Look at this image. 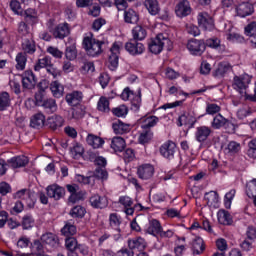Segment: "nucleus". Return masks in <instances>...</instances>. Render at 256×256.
<instances>
[{
  "label": "nucleus",
  "instance_id": "23",
  "mask_svg": "<svg viewBox=\"0 0 256 256\" xmlns=\"http://www.w3.org/2000/svg\"><path fill=\"white\" fill-rule=\"evenodd\" d=\"M113 131L116 135H123L131 131V125L125 124L118 120L112 124Z\"/></svg>",
  "mask_w": 256,
  "mask_h": 256
},
{
  "label": "nucleus",
  "instance_id": "5",
  "mask_svg": "<svg viewBox=\"0 0 256 256\" xmlns=\"http://www.w3.org/2000/svg\"><path fill=\"white\" fill-rule=\"evenodd\" d=\"M177 153V145L173 141H167L160 147V154L165 159H174Z\"/></svg>",
  "mask_w": 256,
  "mask_h": 256
},
{
  "label": "nucleus",
  "instance_id": "21",
  "mask_svg": "<svg viewBox=\"0 0 256 256\" xmlns=\"http://www.w3.org/2000/svg\"><path fill=\"white\" fill-rule=\"evenodd\" d=\"M155 173V169L152 165L146 164L138 168V176L140 179H151Z\"/></svg>",
  "mask_w": 256,
  "mask_h": 256
},
{
  "label": "nucleus",
  "instance_id": "36",
  "mask_svg": "<svg viewBox=\"0 0 256 256\" xmlns=\"http://www.w3.org/2000/svg\"><path fill=\"white\" fill-rule=\"evenodd\" d=\"M125 145V139H123L122 137L117 136L112 138L111 149H113L114 151H118L121 153V151L125 149Z\"/></svg>",
  "mask_w": 256,
  "mask_h": 256
},
{
  "label": "nucleus",
  "instance_id": "59",
  "mask_svg": "<svg viewBox=\"0 0 256 256\" xmlns=\"http://www.w3.org/2000/svg\"><path fill=\"white\" fill-rule=\"evenodd\" d=\"M245 35L250 39L256 36V22H251L245 27Z\"/></svg>",
  "mask_w": 256,
  "mask_h": 256
},
{
  "label": "nucleus",
  "instance_id": "33",
  "mask_svg": "<svg viewBox=\"0 0 256 256\" xmlns=\"http://www.w3.org/2000/svg\"><path fill=\"white\" fill-rule=\"evenodd\" d=\"M132 37L135 41H143L147 37V30L143 26H136L132 29Z\"/></svg>",
  "mask_w": 256,
  "mask_h": 256
},
{
  "label": "nucleus",
  "instance_id": "42",
  "mask_svg": "<svg viewBox=\"0 0 256 256\" xmlns=\"http://www.w3.org/2000/svg\"><path fill=\"white\" fill-rule=\"evenodd\" d=\"M21 225L23 229H33L35 227V219L31 214H26L22 217Z\"/></svg>",
  "mask_w": 256,
  "mask_h": 256
},
{
  "label": "nucleus",
  "instance_id": "24",
  "mask_svg": "<svg viewBox=\"0 0 256 256\" xmlns=\"http://www.w3.org/2000/svg\"><path fill=\"white\" fill-rule=\"evenodd\" d=\"M124 21L125 23H130L131 25H137L139 23V13L135 10L129 8L124 12Z\"/></svg>",
  "mask_w": 256,
  "mask_h": 256
},
{
  "label": "nucleus",
  "instance_id": "6",
  "mask_svg": "<svg viewBox=\"0 0 256 256\" xmlns=\"http://www.w3.org/2000/svg\"><path fill=\"white\" fill-rule=\"evenodd\" d=\"M187 49L192 55H203L206 49L205 42L202 40L191 39L187 43Z\"/></svg>",
  "mask_w": 256,
  "mask_h": 256
},
{
  "label": "nucleus",
  "instance_id": "26",
  "mask_svg": "<svg viewBox=\"0 0 256 256\" xmlns=\"http://www.w3.org/2000/svg\"><path fill=\"white\" fill-rule=\"evenodd\" d=\"M30 125L34 129H41L45 125V115L41 112L34 114L30 120Z\"/></svg>",
  "mask_w": 256,
  "mask_h": 256
},
{
  "label": "nucleus",
  "instance_id": "57",
  "mask_svg": "<svg viewBox=\"0 0 256 256\" xmlns=\"http://www.w3.org/2000/svg\"><path fill=\"white\" fill-rule=\"evenodd\" d=\"M71 217L79 218L85 216V208L82 206H75L70 211Z\"/></svg>",
  "mask_w": 256,
  "mask_h": 256
},
{
  "label": "nucleus",
  "instance_id": "8",
  "mask_svg": "<svg viewBox=\"0 0 256 256\" xmlns=\"http://www.w3.org/2000/svg\"><path fill=\"white\" fill-rule=\"evenodd\" d=\"M108 63V67L111 71H115V69L119 67V46L117 43H114L110 49Z\"/></svg>",
  "mask_w": 256,
  "mask_h": 256
},
{
  "label": "nucleus",
  "instance_id": "3",
  "mask_svg": "<svg viewBox=\"0 0 256 256\" xmlns=\"http://www.w3.org/2000/svg\"><path fill=\"white\" fill-rule=\"evenodd\" d=\"M40 241L43 243L47 251L51 252L59 249V238L51 232L43 234Z\"/></svg>",
  "mask_w": 256,
  "mask_h": 256
},
{
  "label": "nucleus",
  "instance_id": "10",
  "mask_svg": "<svg viewBox=\"0 0 256 256\" xmlns=\"http://www.w3.org/2000/svg\"><path fill=\"white\" fill-rule=\"evenodd\" d=\"M198 24L199 27H202L205 31H211V29L215 27L213 17H211L207 12H201L198 14Z\"/></svg>",
  "mask_w": 256,
  "mask_h": 256
},
{
  "label": "nucleus",
  "instance_id": "61",
  "mask_svg": "<svg viewBox=\"0 0 256 256\" xmlns=\"http://www.w3.org/2000/svg\"><path fill=\"white\" fill-rule=\"evenodd\" d=\"M186 31L189 35H193V37L201 35V30H199V27L194 24H186Z\"/></svg>",
  "mask_w": 256,
  "mask_h": 256
},
{
  "label": "nucleus",
  "instance_id": "7",
  "mask_svg": "<svg viewBox=\"0 0 256 256\" xmlns=\"http://www.w3.org/2000/svg\"><path fill=\"white\" fill-rule=\"evenodd\" d=\"M125 49L130 55H141L145 51V46L137 40L130 39L125 44Z\"/></svg>",
  "mask_w": 256,
  "mask_h": 256
},
{
  "label": "nucleus",
  "instance_id": "63",
  "mask_svg": "<svg viewBox=\"0 0 256 256\" xmlns=\"http://www.w3.org/2000/svg\"><path fill=\"white\" fill-rule=\"evenodd\" d=\"M109 222H110V225L114 228H117L119 227V225H121V219L115 213L110 214Z\"/></svg>",
  "mask_w": 256,
  "mask_h": 256
},
{
  "label": "nucleus",
  "instance_id": "16",
  "mask_svg": "<svg viewBox=\"0 0 256 256\" xmlns=\"http://www.w3.org/2000/svg\"><path fill=\"white\" fill-rule=\"evenodd\" d=\"M52 33L55 39H65L71 33V30L69 29V24L63 23L56 26Z\"/></svg>",
  "mask_w": 256,
  "mask_h": 256
},
{
  "label": "nucleus",
  "instance_id": "53",
  "mask_svg": "<svg viewBox=\"0 0 256 256\" xmlns=\"http://www.w3.org/2000/svg\"><path fill=\"white\" fill-rule=\"evenodd\" d=\"M98 111H102V113H108L109 111V100L105 97H101L97 104Z\"/></svg>",
  "mask_w": 256,
  "mask_h": 256
},
{
  "label": "nucleus",
  "instance_id": "62",
  "mask_svg": "<svg viewBox=\"0 0 256 256\" xmlns=\"http://www.w3.org/2000/svg\"><path fill=\"white\" fill-rule=\"evenodd\" d=\"M47 53L55 57V59H61L63 57V52L57 47L50 46L47 48Z\"/></svg>",
  "mask_w": 256,
  "mask_h": 256
},
{
  "label": "nucleus",
  "instance_id": "40",
  "mask_svg": "<svg viewBox=\"0 0 256 256\" xmlns=\"http://www.w3.org/2000/svg\"><path fill=\"white\" fill-rule=\"evenodd\" d=\"M159 123V118L157 116H149L142 120L141 127L148 131V129H151V127H155Z\"/></svg>",
  "mask_w": 256,
  "mask_h": 256
},
{
  "label": "nucleus",
  "instance_id": "46",
  "mask_svg": "<svg viewBox=\"0 0 256 256\" xmlns=\"http://www.w3.org/2000/svg\"><path fill=\"white\" fill-rule=\"evenodd\" d=\"M22 49L24 53H29L30 55H33V53H35L36 51L35 42L29 39L24 40V42L22 43Z\"/></svg>",
  "mask_w": 256,
  "mask_h": 256
},
{
  "label": "nucleus",
  "instance_id": "2",
  "mask_svg": "<svg viewBox=\"0 0 256 256\" xmlns=\"http://www.w3.org/2000/svg\"><path fill=\"white\" fill-rule=\"evenodd\" d=\"M165 45L171 47V40L166 35L158 34L154 39H151L148 44V48L150 53H153L154 55H159V53L163 51Z\"/></svg>",
  "mask_w": 256,
  "mask_h": 256
},
{
  "label": "nucleus",
  "instance_id": "37",
  "mask_svg": "<svg viewBox=\"0 0 256 256\" xmlns=\"http://www.w3.org/2000/svg\"><path fill=\"white\" fill-rule=\"evenodd\" d=\"M218 222L221 225H231L233 223V219L231 218V214L225 210H220L217 214Z\"/></svg>",
  "mask_w": 256,
  "mask_h": 256
},
{
  "label": "nucleus",
  "instance_id": "54",
  "mask_svg": "<svg viewBox=\"0 0 256 256\" xmlns=\"http://www.w3.org/2000/svg\"><path fill=\"white\" fill-rule=\"evenodd\" d=\"M94 177H96L97 179H101L102 181H107L109 173H107V170L105 168H96L94 171Z\"/></svg>",
  "mask_w": 256,
  "mask_h": 256
},
{
  "label": "nucleus",
  "instance_id": "18",
  "mask_svg": "<svg viewBox=\"0 0 256 256\" xmlns=\"http://www.w3.org/2000/svg\"><path fill=\"white\" fill-rule=\"evenodd\" d=\"M90 204L94 209H105L109 205V202L107 201V197L95 194L90 197Z\"/></svg>",
  "mask_w": 256,
  "mask_h": 256
},
{
  "label": "nucleus",
  "instance_id": "35",
  "mask_svg": "<svg viewBox=\"0 0 256 256\" xmlns=\"http://www.w3.org/2000/svg\"><path fill=\"white\" fill-rule=\"evenodd\" d=\"M50 91H52V95H54V97L59 99V97H63V91H65V88L61 83H59V81H53L50 84Z\"/></svg>",
  "mask_w": 256,
  "mask_h": 256
},
{
  "label": "nucleus",
  "instance_id": "17",
  "mask_svg": "<svg viewBox=\"0 0 256 256\" xmlns=\"http://www.w3.org/2000/svg\"><path fill=\"white\" fill-rule=\"evenodd\" d=\"M175 11L177 17H187V15H191V4L187 0H182L177 4Z\"/></svg>",
  "mask_w": 256,
  "mask_h": 256
},
{
  "label": "nucleus",
  "instance_id": "25",
  "mask_svg": "<svg viewBox=\"0 0 256 256\" xmlns=\"http://www.w3.org/2000/svg\"><path fill=\"white\" fill-rule=\"evenodd\" d=\"M231 71V66L227 63H220L218 67L212 72L213 77L217 79H221L225 77V75Z\"/></svg>",
  "mask_w": 256,
  "mask_h": 256
},
{
  "label": "nucleus",
  "instance_id": "15",
  "mask_svg": "<svg viewBox=\"0 0 256 256\" xmlns=\"http://www.w3.org/2000/svg\"><path fill=\"white\" fill-rule=\"evenodd\" d=\"M47 195L55 201H59L65 195V188L60 187L57 184L50 185L46 188Z\"/></svg>",
  "mask_w": 256,
  "mask_h": 256
},
{
  "label": "nucleus",
  "instance_id": "4",
  "mask_svg": "<svg viewBox=\"0 0 256 256\" xmlns=\"http://www.w3.org/2000/svg\"><path fill=\"white\" fill-rule=\"evenodd\" d=\"M66 188L70 192L69 203H77L85 199L86 192L82 191L77 184H68Z\"/></svg>",
  "mask_w": 256,
  "mask_h": 256
},
{
  "label": "nucleus",
  "instance_id": "22",
  "mask_svg": "<svg viewBox=\"0 0 256 256\" xmlns=\"http://www.w3.org/2000/svg\"><path fill=\"white\" fill-rule=\"evenodd\" d=\"M80 101H83V93L80 91H73L66 95V102L72 107H75V105H79Z\"/></svg>",
  "mask_w": 256,
  "mask_h": 256
},
{
  "label": "nucleus",
  "instance_id": "13",
  "mask_svg": "<svg viewBox=\"0 0 256 256\" xmlns=\"http://www.w3.org/2000/svg\"><path fill=\"white\" fill-rule=\"evenodd\" d=\"M35 85H37V80L35 78V74H33V71H25L22 75L23 89H35Z\"/></svg>",
  "mask_w": 256,
  "mask_h": 256
},
{
  "label": "nucleus",
  "instance_id": "39",
  "mask_svg": "<svg viewBox=\"0 0 256 256\" xmlns=\"http://www.w3.org/2000/svg\"><path fill=\"white\" fill-rule=\"evenodd\" d=\"M128 247L131 251H133V249H145V239L139 237L128 240Z\"/></svg>",
  "mask_w": 256,
  "mask_h": 256
},
{
  "label": "nucleus",
  "instance_id": "19",
  "mask_svg": "<svg viewBox=\"0 0 256 256\" xmlns=\"http://www.w3.org/2000/svg\"><path fill=\"white\" fill-rule=\"evenodd\" d=\"M29 163V158L26 156L13 157L7 161L9 167L12 169H19L20 167H25Z\"/></svg>",
  "mask_w": 256,
  "mask_h": 256
},
{
  "label": "nucleus",
  "instance_id": "45",
  "mask_svg": "<svg viewBox=\"0 0 256 256\" xmlns=\"http://www.w3.org/2000/svg\"><path fill=\"white\" fill-rule=\"evenodd\" d=\"M70 153L73 157V159H80V157H83V153H85V149L81 144H75L71 150Z\"/></svg>",
  "mask_w": 256,
  "mask_h": 256
},
{
  "label": "nucleus",
  "instance_id": "52",
  "mask_svg": "<svg viewBox=\"0 0 256 256\" xmlns=\"http://www.w3.org/2000/svg\"><path fill=\"white\" fill-rule=\"evenodd\" d=\"M65 57L68 61H74V59H77V48L75 45H71L66 48Z\"/></svg>",
  "mask_w": 256,
  "mask_h": 256
},
{
  "label": "nucleus",
  "instance_id": "11",
  "mask_svg": "<svg viewBox=\"0 0 256 256\" xmlns=\"http://www.w3.org/2000/svg\"><path fill=\"white\" fill-rule=\"evenodd\" d=\"M236 13L238 17H249L255 13V7L249 2H242L236 6Z\"/></svg>",
  "mask_w": 256,
  "mask_h": 256
},
{
  "label": "nucleus",
  "instance_id": "44",
  "mask_svg": "<svg viewBox=\"0 0 256 256\" xmlns=\"http://www.w3.org/2000/svg\"><path fill=\"white\" fill-rule=\"evenodd\" d=\"M53 64L51 63V59L49 56H45L44 58H41L38 60L37 64L34 66V69L36 71H40L43 68L51 67Z\"/></svg>",
  "mask_w": 256,
  "mask_h": 256
},
{
  "label": "nucleus",
  "instance_id": "29",
  "mask_svg": "<svg viewBox=\"0 0 256 256\" xmlns=\"http://www.w3.org/2000/svg\"><path fill=\"white\" fill-rule=\"evenodd\" d=\"M24 19L26 23H29L30 25H35L37 21H39V16L37 14V10L33 8H28L24 12Z\"/></svg>",
  "mask_w": 256,
  "mask_h": 256
},
{
  "label": "nucleus",
  "instance_id": "34",
  "mask_svg": "<svg viewBox=\"0 0 256 256\" xmlns=\"http://www.w3.org/2000/svg\"><path fill=\"white\" fill-rule=\"evenodd\" d=\"M144 5L150 15H157L160 11L159 2L157 0H145Z\"/></svg>",
  "mask_w": 256,
  "mask_h": 256
},
{
  "label": "nucleus",
  "instance_id": "49",
  "mask_svg": "<svg viewBox=\"0 0 256 256\" xmlns=\"http://www.w3.org/2000/svg\"><path fill=\"white\" fill-rule=\"evenodd\" d=\"M62 235L65 237L73 236L77 233V227L71 223H66L65 226L61 229Z\"/></svg>",
  "mask_w": 256,
  "mask_h": 256
},
{
  "label": "nucleus",
  "instance_id": "60",
  "mask_svg": "<svg viewBox=\"0 0 256 256\" xmlns=\"http://www.w3.org/2000/svg\"><path fill=\"white\" fill-rule=\"evenodd\" d=\"M221 111V106L213 103H208L206 106V113L208 115H215L216 113H219Z\"/></svg>",
  "mask_w": 256,
  "mask_h": 256
},
{
  "label": "nucleus",
  "instance_id": "27",
  "mask_svg": "<svg viewBox=\"0 0 256 256\" xmlns=\"http://www.w3.org/2000/svg\"><path fill=\"white\" fill-rule=\"evenodd\" d=\"M195 123V118L189 114V113H184L179 116L178 118V127H191Z\"/></svg>",
  "mask_w": 256,
  "mask_h": 256
},
{
  "label": "nucleus",
  "instance_id": "48",
  "mask_svg": "<svg viewBox=\"0 0 256 256\" xmlns=\"http://www.w3.org/2000/svg\"><path fill=\"white\" fill-rule=\"evenodd\" d=\"M9 105H11V98L9 97V93L3 92L0 95V111H5Z\"/></svg>",
  "mask_w": 256,
  "mask_h": 256
},
{
  "label": "nucleus",
  "instance_id": "32",
  "mask_svg": "<svg viewBox=\"0 0 256 256\" xmlns=\"http://www.w3.org/2000/svg\"><path fill=\"white\" fill-rule=\"evenodd\" d=\"M163 227H161V223L159 220H151L149 222V227L147 228L146 232L149 233V235H160Z\"/></svg>",
  "mask_w": 256,
  "mask_h": 256
},
{
  "label": "nucleus",
  "instance_id": "14",
  "mask_svg": "<svg viewBox=\"0 0 256 256\" xmlns=\"http://www.w3.org/2000/svg\"><path fill=\"white\" fill-rule=\"evenodd\" d=\"M213 130L208 126H200L196 128L195 139L198 143H205L211 136Z\"/></svg>",
  "mask_w": 256,
  "mask_h": 256
},
{
  "label": "nucleus",
  "instance_id": "1",
  "mask_svg": "<svg viewBox=\"0 0 256 256\" xmlns=\"http://www.w3.org/2000/svg\"><path fill=\"white\" fill-rule=\"evenodd\" d=\"M103 45H105V42L92 37H85L83 39V47L89 57H97V55H101V53H103Z\"/></svg>",
  "mask_w": 256,
  "mask_h": 256
},
{
  "label": "nucleus",
  "instance_id": "38",
  "mask_svg": "<svg viewBox=\"0 0 256 256\" xmlns=\"http://www.w3.org/2000/svg\"><path fill=\"white\" fill-rule=\"evenodd\" d=\"M43 85H47V82H40V91L36 92L35 94V103L37 107H41L42 104L45 103V96L43 95V91H45L47 87H43Z\"/></svg>",
  "mask_w": 256,
  "mask_h": 256
},
{
  "label": "nucleus",
  "instance_id": "41",
  "mask_svg": "<svg viewBox=\"0 0 256 256\" xmlns=\"http://www.w3.org/2000/svg\"><path fill=\"white\" fill-rule=\"evenodd\" d=\"M16 69L23 71L27 65V54L20 52L16 55Z\"/></svg>",
  "mask_w": 256,
  "mask_h": 256
},
{
  "label": "nucleus",
  "instance_id": "12",
  "mask_svg": "<svg viewBox=\"0 0 256 256\" xmlns=\"http://www.w3.org/2000/svg\"><path fill=\"white\" fill-rule=\"evenodd\" d=\"M251 83V76L249 74H243L241 76L234 77L233 87L234 89H238L240 93H243L245 89H247V85Z\"/></svg>",
  "mask_w": 256,
  "mask_h": 256
},
{
  "label": "nucleus",
  "instance_id": "28",
  "mask_svg": "<svg viewBox=\"0 0 256 256\" xmlns=\"http://www.w3.org/2000/svg\"><path fill=\"white\" fill-rule=\"evenodd\" d=\"M192 251L194 255H201L205 251V242L203 238L196 237L192 242Z\"/></svg>",
  "mask_w": 256,
  "mask_h": 256
},
{
  "label": "nucleus",
  "instance_id": "56",
  "mask_svg": "<svg viewBox=\"0 0 256 256\" xmlns=\"http://www.w3.org/2000/svg\"><path fill=\"white\" fill-rule=\"evenodd\" d=\"M235 193H236L235 189H232L228 193H226L224 197V205L226 209H231V203L235 197Z\"/></svg>",
  "mask_w": 256,
  "mask_h": 256
},
{
  "label": "nucleus",
  "instance_id": "31",
  "mask_svg": "<svg viewBox=\"0 0 256 256\" xmlns=\"http://www.w3.org/2000/svg\"><path fill=\"white\" fill-rule=\"evenodd\" d=\"M86 142L90 145V147H93V149H99L100 147H103L105 140L99 136L89 134L86 138Z\"/></svg>",
  "mask_w": 256,
  "mask_h": 256
},
{
  "label": "nucleus",
  "instance_id": "51",
  "mask_svg": "<svg viewBox=\"0 0 256 256\" xmlns=\"http://www.w3.org/2000/svg\"><path fill=\"white\" fill-rule=\"evenodd\" d=\"M226 151L227 153H230V155H235L236 153H239V151H241V144L235 141H231L228 143Z\"/></svg>",
  "mask_w": 256,
  "mask_h": 256
},
{
  "label": "nucleus",
  "instance_id": "55",
  "mask_svg": "<svg viewBox=\"0 0 256 256\" xmlns=\"http://www.w3.org/2000/svg\"><path fill=\"white\" fill-rule=\"evenodd\" d=\"M113 115L116 117H125L127 113H129V110L127 109V106L120 105L112 110Z\"/></svg>",
  "mask_w": 256,
  "mask_h": 256
},
{
  "label": "nucleus",
  "instance_id": "50",
  "mask_svg": "<svg viewBox=\"0 0 256 256\" xmlns=\"http://www.w3.org/2000/svg\"><path fill=\"white\" fill-rule=\"evenodd\" d=\"M65 245L68 251H77V248L79 247V242H77V238L75 237H68L65 240Z\"/></svg>",
  "mask_w": 256,
  "mask_h": 256
},
{
  "label": "nucleus",
  "instance_id": "9",
  "mask_svg": "<svg viewBox=\"0 0 256 256\" xmlns=\"http://www.w3.org/2000/svg\"><path fill=\"white\" fill-rule=\"evenodd\" d=\"M31 245V240L27 237H22L17 242V248L12 251V255L16 256H31L29 253H25V249H29Z\"/></svg>",
  "mask_w": 256,
  "mask_h": 256
},
{
  "label": "nucleus",
  "instance_id": "64",
  "mask_svg": "<svg viewBox=\"0 0 256 256\" xmlns=\"http://www.w3.org/2000/svg\"><path fill=\"white\" fill-rule=\"evenodd\" d=\"M255 152H256V138L252 139L249 143H248V155L250 157H255Z\"/></svg>",
  "mask_w": 256,
  "mask_h": 256
},
{
  "label": "nucleus",
  "instance_id": "47",
  "mask_svg": "<svg viewBox=\"0 0 256 256\" xmlns=\"http://www.w3.org/2000/svg\"><path fill=\"white\" fill-rule=\"evenodd\" d=\"M153 139V132L151 131V129L148 130H144L140 136H139V143H141V145H145L146 143H149V141H151Z\"/></svg>",
  "mask_w": 256,
  "mask_h": 256
},
{
  "label": "nucleus",
  "instance_id": "20",
  "mask_svg": "<svg viewBox=\"0 0 256 256\" xmlns=\"http://www.w3.org/2000/svg\"><path fill=\"white\" fill-rule=\"evenodd\" d=\"M63 123H65V120L60 115L51 116L47 120V126L49 129H52V131H57V129L63 127Z\"/></svg>",
  "mask_w": 256,
  "mask_h": 256
},
{
  "label": "nucleus",
  "instance_id": "43",
  "mask_svg": "<svg viewBox=\"0 0 256 256\" xmlns=\"http://www.w3.org/2000/svg\"><path fill=\"white\" fill-rule=\"evenodd\" d=\"M225 123H227V119L223 117V115L217 114L211 123V127L213 129H221V127H223Z\"/></svg>",
  "mask_w": 256,
  "mask_h": 256
},
{
  "label": "nucleus",
  "instance_id": "30",
  "mask_svg": "<svg viewBox=\"0 0 256 256\" xmlns=\"http://www.w3.org/2000/svg\"><path fill=\"white\" fill-rule=\"evenodd\" d=\"M40 107H43L45 113L51 115V113L57 111V102L53 98H48L44 100Z\"/></svg>",
  "mask_w": 256,
  "mask_h": 256
},
{
  "label": "nucleus",
  "instance_id": "58",
  "mask_svg": "<svg viewBox=\"0 0 256 256\" xmlns=\"http://www.w3.org/2000/svg\"><path fill=\"white\" fill-rule=\"evenodd\" d=\"M91 159H94V165H96L97 168H105L107 167V159L103 156H91Z\"/></svg>",
  "mask_w": 256,
  "mask_h": 256
}]
</instances>
